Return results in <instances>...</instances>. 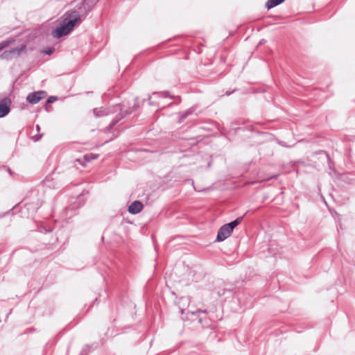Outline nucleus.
I'll list each match as a JSON object with an SVG mask.
<instances>
[{
  "label": "nucleus",
  "instance_id": "1",
  "mask_svg": "<svg viewBox=\"0 0 355 355\" xmlns=\"http://www.w3.org/2000/svg\"><path fill=\"white\" fill-rule=\"evenodd\" d=\"M80 20V16L79 13L76 11L71 12L63 19L60 26L52 32V35L55 38H60L68 35Z\"/></svg>",
  "mask_w": 355,
  "mask_h": 355
},
{
  "label": "nucleus",
  "instance_id": "2",
  "mask_svg": "<svg viewBox=\"0 0 355 355\" xmlns=\"http://www.w3.org/2000/svg\"><path fill=\"white\" fill-rule=\"evenodd\" d=\"M242 219V217H239L235 220L222 226L218 230L217 240L218 241H223L229 237L231 235L234 228H235L239 224L241 223Z\"/></svg>",
  "mask_w": 355,
  "mask_h": 355
},
{
  "label": "nucleus",
  "instance_id": "3",
  "mask_svg": "<svg viewBox=\"0 0 355 355\" xmlns=\"http://www.w3.org/2000/svg\"><path fill=\"white\" fill-rule=\"evenodd\" d=\"M25 49L26 46L22 44L19 47L12 49V50L4 51L0 57L2 59L10 60L15 57L19 56L21 52L25 51Z\"/></svg>",
  "mask_w": 355,
  "mask_h": 355
},
{
  "label": "nucleus",
  "instance_id": "4",
  "mask_svg": "<svg viewBox=\"0 0 355 355\" xmlns=\"http://www.w3.org/2000/svg\"><path fill=\"white\" fill-rule=\"evenodd\" d=\"M46 96V93L43 91L31 93L28 95L27 101L31 104H35L40 100L44 98Z\"/></svg>",
  "mask_w": 355,
  "mask_h": 355
},
{
  "label": "nucleus",
  "instance_id": "5",
  "mask_svg": "<svg viewBox=\"0 0 355 355\" xmlns=\"http://www.w3.org/2000/svg\"><path fill=\"white\" fill-rule=\"evenodd\" d=\"M11 101L9 98H5L0 102V118L7 115L10 110Z\"/></svg>",
  "mask_w": 355,
  "mask_h": 355
},
{
  "label": "nucleus",
  "instance_id": "6",
  "mask_svg": "<svg viewBox=\"0 0 355 355\" xmlns=\"http://www.w3.org/2000/svg\"><path fill=\"white\" fill-rule=\"evenodd\" d=\"M143 208V204L139 200H135L128 207V211L132 214H137L139 213Z\"/></svg>",
  "mask_w": 355,
  "mask_h": 355
},
{
  "label": "nucleus",
  "instance_id": "7",
  "mask_svg": "<svg viewBox=\"0 0 355 355\" xmlns=\"http://www.w3.org/2000/svg\"><path fill=\"white\" fill-rule=\"evenodd\" d=\"M285 0H268L266 3V8L270 9L283 3Z\"/></svg>",
  "mask_w": 355,
  "mask_h": 355
},
{
  "label": "nucleus",
  "instance_id": "8",
  "mask_svg": "<svg viewBox=\"0 0 355 355\" xmlns=\"http://www.w3.org/2000/svg\"><path fill=\"white\" fill-rule=\"evenodd\" d=\"M13 42H14V40L12 39L1 42L0 43V51H2L3 49L7 48L8 46H9Z\"/></svg>",
  "mask_w": 355,
  "mask_h": 355
},
{
  "label": "nucleus",
  "instance_id": "9",
  "mask_svg": "<svg viewBox=\"0 0 355 355\" xmlns=\"http://www.w3.org/2000/svg\"><path fill=\"white\" fill-rule=\"evenodd\" d=\"M54 100H55V98H53V97H50V98L48 99V102H49V103H51V102H53Z\"/></svg>",
  "mask_w": 355,
  "mask_h": 355
},
{
  "label": "nucleus",
  "instance_id": "10",
  "mask_svg": "<svg viewBox=\"0 0 355 355\" xmlns=\"http://www.w3.org/2000/svg\"><path fill=\"white\" fill-rule=\"evenodd\" d=\"M46 53H47V54H49V55H51V54L52 53V51H51V50H50V51H49L48 52H46Z\"/></svg>",
  "mask_w": 355,
  "mask_h": 355
}]
</instances>
